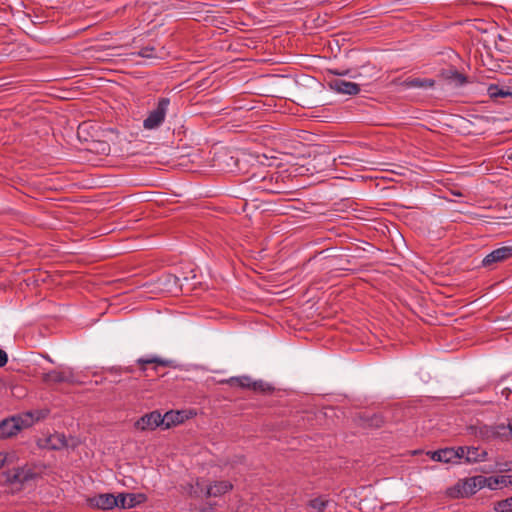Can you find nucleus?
I'll list each match as a JSON object with an SVG mask.
<instances>
[{
    "instance_id": "obj_1",
    "label": "nucleus",
    "mask_w": 512,
    "mask_h": 512,
    "mask_svg": "<svg viewBox=\"0 0 512 512\" xmlns=\"http://www.w3.org/2000/svg\"><path fill=\"white\" fill-rule=\"evenodd\" d=\"M472 433L475 437L485 440H501L508 441L512 439V417L508 419V423L496 424V425H485L478 424L471 427Z\"/></svg>"
},
{
    "instance_id": "obj_2",
    "label": "nucleus",
    "mask_w": 512,
    "mask_h": 512,
    "mask_svg": "<svg viewBox=\"0 0 512 512\" xmlns=\"http://www.w3.org/2000/svg\"><path fill=\"white\" fill-rule=\"evenodd\" d=\"M4 484L8 485L14 491H21L25 484L39 477L29 466L16 467L3 472Z\"/></svg>"
},
{
    "instance_id": "obj_3",
    "label": "nucleus",
    "mask_w": 512,
    "mask_h": 512,
    "mask_svg": "<svg viewBox=\"0 0 512 512\" xmlns=\"http://www.w3.org/2000/svg\"><path fill=\"white\" fill-rule=\"evenodd\" d=\"M486 482V477L481 475L466 478L457 482L452 488H450L449 495L455 498L469 497L475 494L479 489L485 487Z\"/></svg>"
},
{
    "instance_id": "obj_4",
    "label": "nucleus",
    "mask_w": 512,
    "mask_h": 512,
    "mask_svg": "<svg viewBox=\"0 0 512 512\" xmlns=\"http://www.w3.org/2000/svg\"><path fill=\"white\" fill-rule=\"evenodd\" d=\"M170 105V99L167 97H161L156 107L148 113V116L143 121V127L146 130H154L159 128L166 117L168 108Z\"/></svg>"
},
{
    "instance_id": "obj_5",
    "label": "nucleus",
    "mask_w": 512,
    "mask_h": 512,
    "mask_svg": "<svg viewBox=\"0 0 512 512\" xmlns=\"http://www.w3.org/2000/svg\"><path fill=\"white\" fill-rule=\"evenodd\" d=\"M73 380L74 374L70 368L51 370L47 373H44L42 376V381L47 385L72 383Z\"/></svg>"
},
{
    "instance_id": "obj_6",
    "label": "nucleus",
    "mask_w": 512,
    "mask_h": 512,
    "mask_svg": "<svg viewBox=\"0 0 512 512\" xmlns=\"http://www.w3.org/2000/svg\"><path fill=\"white\" fill-rule=\"evenodd\" d=\"M87 505L93 509L111 510L117 507V496L111 493L98 494L87 499Z\"/></svg>"
},
{
    "instance_id": "obj_7",
    "label": "nucleus",
    "mask_w": 512,
    "mask_h": 512,
    "mask_svg": "<svg viewBox=\"0 0 512 512\" xmlns=\"http://www.w3.org/2000/svg\"><path fill=\"white\" fill-rule=\"evenodd\" d=\"M162 423L163 418L161 413L159 411H152L139 418L134 426L137 430L147 431L156 429L158 426L162 425Z\"/></svg>"
},
{
    "instance_id": "obj_8",
    "label": "nucleus",
    "mask_w": 512,
    "mask_h": 512,
    "mask_svg": "<svg viewBox=\"0 0 512 512\" xmlns=\"http://www.w3.org/2000/svg\"><path fill=\"white\" fill-rule=\"evenodd\" d=\"M512 257V246H502L493 250L491 253L486 255L482 260L484 267H490L493 264L503 262Z\"/></svg>"
},
{
    "instance_id": "obj_9",
    "label": "nucleus",
    "mask_w": 512,
    "mask_h": 512,
    "mask_svg": "<svg viewBox=\"0 0 512 512\" xmlns=\"http://www.w3.org/2000/svg\"><path fill=\"white\" fill-rule=\"evenodd\" d=\"M23 428V421L20 417L4 419L0 422V439H6L16 435Z\"/></svg>"
},
{
    "instance_id": "obj_10",
    "label": "nucleus",
    "mask_w": 512,
    "mask_h": 512,
    "mask_svg": "<svg viewBox=\"0 0 512 512\" xmlns=\"http://www.w3.org/2000/svg\"><path fill=\"white\" fill-rule=\"evenodd\" d=\"M458 461L464 459L465 463H475L485 460L487 452L476 447H458Z\"/></svg>"
},
{
    "instance_id": "obj_11",
    "label": "nucleus",
    "mask_w": 512,
    "mask_h": 512,
    "mask_svg": "<svg viewBox=\"0 0 512 512\" xmlns=\"http://www.w3.org/2000/svg\"><path fill=\"white\" fill-rule=\"evenodd\" d=\"M330 87L338 93L347 95H357L360 92L358 84L339 78L332 80Z\"/></svg>"
},
{
    "instance_id": "obj_12",
    "label": "nucleus",
    "mask_w": 512,
    "mask_h": 512,
    "mask_svg": "<svg viewBox=\"0 0 512 512\" xmlns=\"http://www.w3.org/2000/svg\"><path fill=\"white\" fill-rule=\"evenodd\" d=\"M432 460L444 463H458L457 448H444L428 453Z\"/></svg>"
},
{
    "instance_id": "obj_13",
    "label": "nucleus",
    "mask_w": 512,
    "mask_h": 512,
    "mask_svg": "<svg viewBox=\"0 0 512 512\" xmlns=\"http://www.w3.org/2000/svg\"><path fill=\"white\" fill-rule=\"evenodd\" d=\"M233 489L230 481L221 480L210 484L206 490L207 497H220Z\"/></svg>"
},
{
    "instance_id": "obj_14",
    "label": "nucleus",
    "mask_w": 512,
    "mask_h": 512,
    "mask_svg": "<svg viewBox=\"0 0 512 512\" xmlns=\"http://www.w3.org/2000/svg\"><path fill=\"white\" fill-rule=\"evenodd\" d=\"M137 363L141 366L142 371L147 370V365H153V369L156 371L158 366L162 367H170L172 365V361L168 359H162L157 356H152L148 358H139Z\"/></svg>"
},
{
    "instance_id": "obj_15",
    "label": "nucleus",
    "mask_w": 512,
    "mask_h": 512,
    "mask_svg": "<svg viewBox=\"0 0 512 512\" xmlns=\"http://www.w3.org/2000/svg\"><path fill=\"white\" fill-rule=\"evenodd\" d=\"M402 85L405 88L430 89L435 86V80L428 78H407Z\"/></svg>"
},
{
    "instance_id": "obj_16",
    "label": "nucleus",
    "mask_w": 512,
    "mask_h": 512,
    "mask_svg": "<svg viewBox=\"0 0 512 512\" xmlns=\"http://www.w3.org/2000/svg\"><path fill=\"white\" fill-rule=\"evenodd\" d=\"M486 486L490 489H497L512 485V475H499L486 477Z\"/></svg>"
},
{
    "instance_id": "obj_17",
    "label": "nucleus",
    "mask_w": 512,
    "mask_h": 512,
    "mask_svg": "<svg viewBox=\"0 0 512 512\" xmlns=\"http://www.w3.org/2000/svg\"><path fill=\"white\" fill-rule=\"evenodd\" d=\"M163 423L162 425L165 428H170L173 425H177L183 422L184 417L182 415V412L180 411H169L166 412L163 416Z\"/></svg>"
},
{
    "instance_id": "obj_18",
    "label": "nucleus",
    "mask_w": 512,
    "mask_h": 512,
    "mask_svg": "<svg viewBox=\"0 0 512 512\" xmlns=\"http://www.w3.org/2000/svg\"><path fill=\"white\" fill-rule=\"evenodd\" d=\"M117 501H118L117 507H120L123 509L135 507L138 503H140V501L137 500V495H135V494L120 493L117 496Z\"/></svg>"
},
{
    "instance_id": "obj_19",
    "label": "nucleus",
    "mask_w": 512,
    "mask_h": 512,
    "mask_svg": "<svg viewBox=\"0 0 512 512\" xmlns=\"http://www.w3.org/2000/svg\"><path fill=\"white\" fill-rule=\"evenodd\" d=\"M365 426L371 428H380L384 424V418L379 414H373L364 418Z\"/></svg>"
},
{
    "instance_id": "obj_20",
    "label": "nucleus",
    "mask_w": 512,
    "mask_h": 512,
    "mask_svg": "<svg viewBox=\"0 0 512 512\" xmlns=\"http://www.w3.org/2000/svg\"><path fill=\"white\" fill-rule=\"evenodd\" d=\"M328 505V500L323 497H317L309 501L308 506L315 512H323Z\"/></svg>"
},
{
    "instance_id": "obj_21",
    "label": "nucleus",
    "mask_w": 512,
    "mask_h": 512,
    "mask_svg": "<svg viewBox=\"0 0 512 512\" xmlns=\"http://www.w3.org/2000/svg\"><path fill=\"white\" fill-rule=\"evenodd\" d=\"M252 390L255 392L263 393V394H269L274 390V388L267 382L259 380V381H253Z\"/></svg>"
},
{
    "instance_id": "obj_22",
    "label": "nucleus",
    "mask_w": 512,
    "mask_h": 512,
    "mask_svg": "<svg viewBox=\"0 0 512 512\" xmlns=\"http://www.w3.org/2000/svg\"><path fill=\"white\" fill-rule=\"evenodd\" d=\"M230 383L252 390L253 380L248 376L233 377L230 379Z\"/></svg>"
},
{
    "instance_id": "obj_23",
    "label": "nucleus",
    "mask_w": 512,
    "mask_h": 512,
    "mask_svg": "<svg viewBox=\"0 0 512 512\" xmlns=\"http://www.w3.org/2000/svg\"><path fill=\"white\" fill-rule=\"evenodd\" d=\"M494 510L497 512H512V497L496 502Z\"/></svg>"
},
{
    "instance_id": "obj_24",
    "label": "nucleus",
    "mask_w": 512,
    "mask_h": 512,
    "mask_svg": "<svg viewBox=\"0 0 512 512\" xmlns=\"http://www.w3.org/2000/svg\"><path fill=\"white\" fill-rule=\"evenodd\" d=\"M488 95L493 98V99H496V98H499V97H506L508 95H510L509 92L507 91H504L502 89H500L497 85L495 84H491L489 85L488 87Z\"/></svg>"
},
{
    "instance_id": "obj_25",
    "label": "nucleus",
    "mask_w": 512,
    "mask_h": 512,
    "mask_svg": "<svg viewBox=\"0 0 512 512\" xmlns=\"http://www.w3.org/2000/svg\"><path fill=\"white\" fill-rule=\"evenodd\" d=\"M447 78L456 82L458 85H464L467 83V77L457 70L449 71Z\"/></svg>"
},
{
    "instance_id": "obj_26",
    "label": "nucleus",
    "mask_w": 512,
    "mask_h": 512,
    "mask_svg": "<svg viewBox=\"0 0 512 512\" xmlns=\"http://www.w3.org/2000/svg\"><path fill=\"white\" fill-rule=\"evenodd\" d=\"M154 48L153 47H144L139 51V56L144 58H150L153 56Z\"/></svg>"
},
{
    "instance_id": "obj_27",
    "label": "nucleus",
    "mask_w": 512,
    "mask_h": 512,
    "mask_svg": "<svg viewBox=\"0 0 512 512\" xmlns=\"http://www.w3.org/2000/svg\"><path fill=\"white\" fill-rule=\"evenodd\" d=\"M7 362H8L7 353L4 350L0 349V367L5 366L7 364Z\"/></svg>"
},
{
    "instance_id": "obj_28",
    "label": "nucleus",
    "mask_w": 512,
    "mask_h": 512,
    "mask_svg": "<svg viewBox=\"0 0 512 512\" xmlns=\"http://www.w3.org/2000/svg\"><path fill=\"white\" fill-rule=\"evenodd\" d=\"M268 180V177L267 176H263L262 178V185L259 186V188L263 189V190H266V191H270V192H276L275 190H273L271 187H269L267 184H266V181Z\"/></svg>"
},
{
    "instance_id": "obj_29",
    "label": "nucleus",
    "mask_w": 512,
    "mask_h": 512,
    "mask_svg": "<svg viewBox=\"0 0 512 512\" xmlns=\"http://www.w3.org/2000/svg\"><path fill=\"white\" fill-rule=\"evenodd\" d=\"M7 459V454L0 453V469L4 466Z\"/></svg>"
}]
</instances>
